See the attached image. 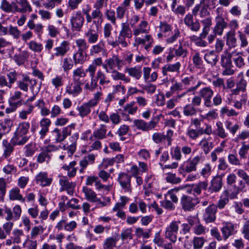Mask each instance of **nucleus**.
I'll return each instance as SVG.
<instances>
[{"label":"nucleus","mask_w":249,"mask_h":249,"mask_svg":"<svg viewBox=\"0 0 249 249\" xmlns=\"http://www.w3.org/2000/svg\"><path fill=\"white\" fill-rule=\"evenodd\" d=\"M103 21V14L101 10L94 9L92 11L89 17L86 19V23L89 25L90 27H94L98 30Z\"/></svg>","instance_id":"423d86ee"},{"label":"nucleus","mask_w":249,"mask_h":249,"mask_svg":"<svg viewBox=\"0 0 249 249\" xmlns=\"http://www.w3.org/2000/svg\"><path fill=\"white\" fill-rule=\"evenodd\" d=\"M131 178V176L127 174L121 173L119 174L118 180L125 193L130 194L132 192Z\"/></svg>","instance_id":"9d476101"},{"label":"nucleus","mask_w":249,"mask_h":249,"mask_svg":"<svg viewBox=\"0 0 249 249\" xmlns=\"http://www.w3.org/2000/svg\"><path fill=\"white\" fill-rule=\"evenodd\" d=\"M197 112L196 107L190 104L186 105L183 108V113L187 117L195 116Z\"/></svg>","instance_id":"09e8293b"},{"label":"nucleus","mask_w":249,"mask_h":249,"mask_svg":"<svg viewBox=\"0 0 249 249\" xmlns=\"http://www.w3.org/2000/svg\"><path fill=\"white\" fill-rule=\"evenodd\" d=\"M133 35V30H131L128 24L123 22L121 24V28L119 35L114 41H108L109 45L116 47L119 45L123 47H126L128 44L125 40L126 38H130Z\"/></svg>","instance_id":"f03ea898"},{"label":"nucleus","mask_w":249,"mask_h":249,"mask_svg":"<svg viewBox=\"0 0 249 249\" xmlns=\"http://www.w3.org/2000/svg\"><path fill=\"white\" fill-rule=\"evenodd\" d=\"M103 95L102 88L99 87V90L93 94V97L90 99L88 102L91 106L94 107L96 106L101 100Z\"/></svg>","instance_id":"bf43d9fd"},{"label":"nucleus","mask_w":249,"mask_h":249,"mask_svg":"<svg viewBox=\"0 0 249 249\" xmlns=\"http://www.w3.org/2000/svg\"><path fill=\"white\" fill-rule=\"evenodd\" d=\"M205 240L202 237H195L193 240L194 249H201L204 244Z\"/></svg>","instance_id":"e2e57ef3"},{"label":"nucleus","mask_w":249,"mask_h":249,"mask_svg":"<svg viewBox=\"0 0 249 249\" xmlns=\"http://www.w3.org/2000/svg\"><path fill=\"white\" fill-rule=\"evenodd\" d=\"M70 50V43L68 41L63 40L59 46L54 48V56L63 57Z\"/></svg>","instance_id":"412c9836"},{"label":"nucleus","mask_w":249,"mask_h":249,"mask_svg":"<svg viewBox=\"0 0 249 249\" xmlns=\"http://www.w3.org/2000/svg\"><path fill=\"white\" fill-rule=\"evenodd\" d=\"M212 138L202 139L199 143V145L203 150L205 154H207L213 148V143L211 141Z\"/></svg>","instance_id":"a878e982"},{"label":"nucleus","mask_w":249,"mask_h":249,"mask_svg":"<svg viewBox=\"0 0 249 249\" xmlns=\"http://www.w3.org/2000/svg\"><path fill=\"white\" fill-rule=\"evenodd\" d=\"M86 72L82 67L77 68L72 72V79L73 82H81L80 77H84L86 76Z\"/></svg>","instance_id":"3c124183"},{"label":"nucleus","mask_w":249,"mask_h":249,"mask_svg":"<svg viewBox=\"0 0 249 249\" xmlns=\"http://www.w3.org/2000/svg\"><path fill=\"white\" fill-rule=\"evenodd\" d=\"M180 67V63L179 62L174 64H167L162 68V74L165 76L168 72H178Z\"/></svg>","instance_id":"72a5a7b5"},{"label":"nucleus","mask_w":249,"mask_h":249,"mask_svg":"<svg viewBox=\"0 0 249 249\" xmlns=\"http://www.w3.org/2000/svg\"><path fill=\"white\" fill-rule=\"evenodd\" d=\"M208 186V183L207 181H199L197 183L192 184L191 189L194 193L200 195L202 190H206L207 189Z\"/></svg>","instance_id":"e433bc0d"},{"label":"nucleus","mask_w":249,"mask_h":249,"mask_svg":"<svg viewBox=\"0 0 249 249\" xmlns=\"http://www.w3.org/2000/svg\"><path fill=\"white\" fill-rule=\"evenodd\" d=\"M21 96V92L19 91H16L14 92L12 96L10 98L9 102L10 105L12 104L17 105V106H20L21 105V100L18 101L17 102L16 101L17 100H18L20 99Z\"/></svg>","instance_id":"052dcab7"},{"label":"nucleus","mask_w":249,"mask_h":249,"mask_svg":"<svg viewBox=\"0 0 249 249\" xmlns=\"http://www.w3.org/2000/svg\"><path fill=\"white\" fill-rule=\"evenodd\" d=\"M227 195V190L224 191L220 196L219 200L217 201L216 204L215 205L216 210H217V209L220 210L223 209L228 204L229 200L228 199Z\"/></svg>","instance_id":"7c9ffc66"},{"label":"nucleus","mask_w":249,"mask_h":249,"mask_svg":"<svg viewBox=\"0 0 249 249\" xmlns=\"http://www.w3.org/2000/svg\"><path fill=\"white\" fill-rule=\"evenodd\" d=\"M160 31L164 34V36L166 37L165 42L167 44H172L175 42L180 36V33L178 29L174 31V34L171 36L168 37L170 32H172V27L170 24L165 22H160Z\"/></svg>","instance_id":"39448f33"},{"label":"nucleus","mask_w":249,"mask_h":249,"mask_svg":"<svg viewBox=\"0 0 249 249\" xmlns=\"http://www.w3.org/2000/svg\"><path fill=\"white\" fill-rule=\"evenodd\" d=\"M92 28L90 27L87 32L85 33V36L87 37L89 43L94 44L98 41L99 35Z\"/></svg>","instance_id":"ea45409f"},{"label":"nucleus","mask_w":249,"mask_h":249,"mask_svg":"<svg viewBox=\"0 0 249 249\" xmlns=\"http://www.w3.org/2000/svg\"><path fill=\"white\" fill-rule=\"evenodd\" d=\"M118 239L115 237H108L103 243L102 249H113L116 246Z\"/></svg>","instance_id":"f704fd0d"},{"label":"nucleus","mask_w":249,"mask_h":249,"mask_svg":"<svg viewBox=\"0 0 249 249\" xmlns=\"http://www.w3.org/2000/svg\"><path fill=\"white\" fill-rule=\"evenodd\" d=\"M105 15L107 19L113 25H116L117 17L114 10L111 9H107L105 11Z\"/></svg>","instance_id":"6e6d98bb"},{"label":"nucleus","mask_w":249,"mask_h":249,"mask_svg":"<svg viewBox=\"0 0 249 249\" xmlns=\"http://www.w3.org/2000/svg\"><path fill=\"white\" fill-rule=\"evenodd\" d=\"M28 48L33 52L40 53L43 49V45L35 40H31L27 43Z\"/></svg>","instance_id":"864d4df0"},{"label":"nucleus","mask_w":249,"mask_h":249,"mask_svg":"<svg viewBox=\"0 0 249 249\" xmlns=\"http://www.w3.org/2000/svg\"><path fill=\"white\" fill-rule=\"evenodd\" d=\"M105 51V49L104 46H102L100 44L98 43L93 45L91 47L89 50V54L91 56H93Z\"/></svg>","instance_id":"0e129e2a"},{"label":"nucleus","mask_w":249,"mask_h":249,"mask_svg":"<svg viewBox=\"0 0 249 249\" xmlns=\"http://www.w3.org/2000/svg\"><path fill=\"white\" fill-rule=\"evenodd\" d=\"M8 33H9L10 36H13L14 38L18 39L20 36L21 32L17 27L10 25L8 27Z\"/></svg>","instance_id":"680f3d73"},{"label":"nucleus","mask_w":249,"mask_h":249,"mask_svg":"<svg viewBox=\"0 0 249 249\" xmlns=\"http://www.w3.org/2000/svg\"><path fill=\"white\" fill-rule=\"evenodd\" d=\"M184 188V187H178L170 189L168 191L166 194H165L164 197L167 198V196H169V198L171 200V201L173 202L174 203L176 204L178 201L177 194L180 190L183 189Z\"/></svg>","instance_id":"c756f323"},{"label":"nucleus","mask_w":249,"mask_h":249,"mask_svg":"<svg viewBox=\"0 0 249 249\" xmlns=\"http://www.w3.org/2000/svg\"><path fill=\"white\" fill-rule=\"evenodd\" d=\"M30 127V124L28 122H23L19 123L15 132V135L18 136L25 135L28 132Z\"/></svg>","instance_id":"4c0bfd02"},{"label":"nucleus","mask_w":249,"mask_h":249,"mask_svg":"<svg viewBox=\"0 0 249 249\" xmlns=\"http://www.w3.org/2000/svg\"><path fill=\"white\" fill-rule=\"evenodd\" d=\"M44 231V228L41 226L34 227L31 231V238L35 239L39 234H42Z\"/></svg>","instance_id":"69168bd1"},{"label":"nucleus","mask_w":249,"mask_h":249,"mask_svg":"<svg viewBox=\"0 0 249 249\" xmlns=\"http://www.w3.org/2000/svg\"><path fill=\"white\" fill-rule=\"evenodd\" d=\"M134 124L137 128L143 131H148L154 129L157 125L158 121L151 120L149 122H146L143 120H135Z\"/></svg>","instance_id":"f8f14e48"},{"label":"nucleus","mask_w":249,"mask_h":249,"mask_svg":"<svg viewBox=\"0 0 249 249\" xmlns=\"http://www.w3.org/2000/svg\"><path fill=\"white\" fill-rule=\"evenodd\" d=\"M222 178L220 176H216L213 178L211 182L210 189L214 192H218L222 187Z\"/></svg>","instance_id":"c85d7f7f"},{"label":"nucleus","mask_w":249,"mask_h":249,"mask_svg":"<svg viewBox=\"0 0 249 249\" xmlns=\"http://www.w3.org/2000/svg\"><path fill=\"white\" fill-rule=\"evenodd\" d=\"M146 23H141L139 28L135 29L134 31V46L140 45H144V49L148 50L153 43L152 36L148 34L149 29H145Z\"/></svg>","instance_id":"f257e3e1"},{"label":"nucleus","mask_w":249,"mask_h":249,"mask_svg":"<svg viewBox=\"0 0 249 249\" xmlns=\"http://www.w3.org/2000/svg\"><path fill=\"white\" fill-rule=\"evenodd\" d=\"M81 82H73L69 83L66 88V92L73 97L77 96L82 91Z\"/></svg>","instance_id":"6ab92c4d"},{"label":"nucleus","mask_w":249,"mask_h":249,"mask_svg":"<svg viewBox=\"0 0 249 249\" xmlns=\"http://www.w3.org/2000/svg\"><path fill=\"white\" fill-rule=\"evenodd\" d=\"M204 58L208 64L215 66L218 61V55L214 51H211L205 54Z\"/></svg>","instance_id":"37998d69"},{"label":"nucleus","mask_w":249,"mask_h":249,"mask_svg":"<svg viewBox=\"0 0 249 249\" xmlns=\"http://www.w3.org/2000/svg\"><path fill=\"white\" fill-rule=\"evenodd\" d=\"M199 95L204 100V105L205 107H212L211 99L213 95V90L209 87H204L199 90Z\"/></svg>","instance_id":"ddd939ff"},{"label":"nucleus","mask_w":249,"mask_h":249,"mask_svg":"<svg viewBox=\"0 0 249 249\" xmlns=\"http://www.w3.org/2000/svg\"><path fill=\"white\" fill-rule=\"evenodd\" d=\"M86 58V53L84 52L81 50H78V51L74 53L73 56V59L75 64L83 63Z\"/></svg>","instance_id":"5fc2aeb1"},{"label":"nucleus","mask_w":249,"mask_h":249,"mask_svg":"<svg viewBox=\"0 0 249 249\" xmlns=\"http://www.w3.org/2000/svg\"><path fill=\"white\" fill-rule=\"evenodd\" d=\"M124 72L128 74L131 77H134L136 79H139L142 76V71L140 68L137 67H127L125 69Z\"/></svg>","instance_id":"a19ab883"},{"label":"nucleus","mask_w":249,"mask_h":249,"mask_svg":"<svg viewBox=\"0 0 249 249\" xmlns=\"http://www.w3.org/2000/svg\"><path fill=\"white\" fill-rule=\"evenodd\" d=\"M84 17L80 11H77L71 18L70 22L71 30L79 31L84 22Z\"/></svg>","instance_id":"9b49d317"},{"label":"nucleus","mask_w":249,"mask_h":249,"mask_svg":"<svg viewBox=\"0 0 249 249\" xmlns=\"http://www.w3.org/2000/svg\"><path fill=\"white\" fill-rule=\"evenodd\" d=\"M60 65L64 72L71 70L73 65L71 59L68 57L62 58Z\"/></svg>","instance_id":"603ef678"},{"label":"nucleus","mask_w":249,"mask_h":249,"mask_svg":"<svg viewBox=\"0 0 249 249\" xmlns=\"http://www.w3.org/2000/svg\"><path fill=\"white\" fill-rule=\"evenodd\" d=\"M29 56L27 51H21L19 54H16L13 56V60L18 65H23Z\"/></svg>","instance_id":"2f4dec72"},{"label":"nucleus","mask_w":249,"mask_h":249,"mask_svg":"<svg viewBox=\"0 0 249 249\" xmlns=\"http://www.w3.org/2000/svg\"><path fill=\"white\" fill-rule=\"evenodd\" d=\"M18 5L17 2L12 1L10 2L8 0H1L0 4V8L4 12L8 13L15 14L19 13L24 14L29 12L28 9L23 7L21 4Z\"/></svg>","instance_id":"7ed1b4c3"},{"label":"nucleus","mask_w":249,"mask_h":249,"mask_svg":"<svg viewBox=\"0 0 249 249\" xmlns=\"http://www.w3.org/2000/svg\"><path fill=\"white\" fill-rule=\"evenodd\" d=\"M76 162L73 161L71 162L69 165H64L62 166V168L67 171V176L69 178H72L76 175L77 167H75L76 165Z\"/></svg>","instance_id":"473e14b6"},{"label":"nucleus","mask_w":249,"mask_h":249,"mask_svg":"<svg viewBox=\"0 0 249 249\" xmlns=\"http://www.w3.org/2000/svg\"><path fill=\"white\" fill-rule=\"evenodd\" d=\"M226 45L231 48H235L237 46V39L235 37L234 31H229L224 36Z\"/></svg>","instance_id":"393cba45"},{"label":"nucleus","mask_w":249,"mask_h":249,"mask_svg":"<svg viewBox=\"0 0 249 249\" xmlns=\"http://www.w3.org/2000/svg\"><path fill=\"white\" fill-rule=\"evenodd\" d=\"M82 191L84 193L85 198L88 200L94 202L98 201L96 193L91 189L84 186L83 187Z\"/></svg>","instance_id":"58836bf2"},{"label":"nucleus","mask_w":249,"mask_h":249,"mask_svg":"<svg viewBox=\"0 0 249 249\" xmlns=\"http://www.w3.org/2000/svg\"><path fill=\"white\" fill-rule=\"evenodd\" d=\"M107 131V126L102 124L99 128L93 132V136L98 139H103L106 138Z\"/></svg>","instance_id":"a18cd8bd"},{"label":"nucleus","mask_w":249,"mask_h":249,"mask_svg":"<svg viewBox=\"0 0 249 249\" xmlns=\"http://www.w3.org/2000/svg\"><path fill=\"white\" fill-rule=\"evenodd\" d=\"M217 210L215 205H210L206 209L203 215V218L206 223L213 222L216 218L215 213Z\"/></svg>","instance_id":"aec40b11"},{"label":"nucleus","mask_w":249,"mask_h":249,"mask_svg":"<svg viewBox=\"0 0 249 249\" xmlns=\"http://www.w3.org/2000/svg\"><path fill=\"white\" fill-rule=\"evenodd\" d=\"M51 124V121L50 119L44 118L39 122L40 129L39 131V135L41 139H43L47 133L49 132V127Z\"/></svg>","instance_id":"4be33fe9"},{"label":"nucleus","mask_w":249,"mask_h":249,"mask_svg":"<svg viewBox=\"0 0 249 249\" xmlns=\"http://www.w3.org/2000/svg\"><path fill=\"white\" fill-rule=\"evenodd\" d=\"M139 20H140V17L139 16L136 15H133L130 19L129 23H130L131 27L133 29V35H134V31L135 29L139 28V26H140L141 25V23H144L146 22L147 24H146V27L145 29H149V27L148 26V22L145 20H141V21L140 22L139 24L137 26H136L135 25L137 23H138Z\"/></svg>","instance_id":"c9c22d12"},{"label":"nucleus","mask_w":249,"mask_h":249,"mask_svg":"<svg viewBox=\"0 0 249 249\" xmlns=\"http://www.w3.org/2000/svg\"><path fill=\"white\" fill-rule=\"evenodd\" d=\"M111 73L112 78L115 81L122 80L126 83H128L130 81V78L126 77L124 73L120 72L116 70H112Z\"/></svg>","instance_id":"49530a36"},{"label":"nucleus","mask_w":249,"mask_h":249,"mask_svg":"<svg viewBox=\"0 0 249 249\" xmlns=\"http://www.w3.org/2000/svg\"><path fill=\"white\" fill-rule=\"evenodd\" d=\"M201 22L203 25V29L199 36L201 38H205L210 31V27L212 25V18L210 16L208 17L202 19Z\"/></svg>","instance_id":"b1692460"},{"label":"nucleus","mask_w":249,"mask_h":249,"mask_svg":"<svg viewBox=\"0 0 249 249\" xmlns=\"http://www.w3.org/2000/svg\"><path fill=\"white\" fill-rule=\"evenodd\" d=\"M36 84V80L30 79L29 76H25L21 80L18 82V86L21 90L27 92L28 90V87L30 85V88L33 91L34 87Z\"/></svg>","instance_id":"dca6fc26"},{"label":"nucleus","mask_w":249,"mask_h":249,"mask_svg":"<svg viewBox=\"0 0 249 249\" xmlns=\"http://www.w3.org/2000/svg\"><path fill=\"white\" fill-rule=\"evenodd\" d=\"M19 189L16 187L10 190L9 193V197L11 200H18L21 202H24L25 199L20 193Z\"/></svg>","instance_id":"bb28decb"},{"label":"nucleus","mask_w":249,"mask_h":249,"mask_svg":"<svg viewBox=\"0 0 249 249\" xmlns=\"http://www.w3.org/2000/svg\"><path fill=\"white\" fill-rule=\"evenodd\" d=\"M192 14H187L184 18V23L192 31L197 32L200 28V24L198 20H195Z\"/></svg>","instance_id":"2eb2a0df"},{"label":"nucleus","mask_w":249,"mask_h":249,"mask_svg":"<svg viewBox=\"0 0 249 249\" xmlns=\"http://www.w3.org/2000/svg\"><path fill=\"white\" fill-rule=\"evenodd\" d=\"M165 180L168 183L177 184L181 181V179L177 176L176 174L168 173L166 174Z\"/></svg>","instance_id":"4d7b16f0"},{"label":"nucleus","mask_w":249,"mask_h":249,"mask_svg":"<svg viewBox=\"0 0 249 249\" xmlns=\"http://www.w3.org/2000/svg\"><path fill=\"white\" fill-rule=\"evenodd\" d=\"M215 25L213 29V33L217 36H222L224 29L228 26V23L225 19L215 20Z\"/></svg>","instance_id":"cd10ccee"},{"label":"nucleus","mask_w":249,"mask_h":249,"mask_svg":"<svg viewBox=\"0 0 249 249\" xmlns=\"http://www.w3.org/2000/svg\"><path fill=\"white\" fill-rule=\"evenodd\" d=\"M24 236V233L22 230L15 229L12 233L13 242L14 244H19Z\"/></svg>","instance_id":"79ce46f5"},{"label":"nucleus","mask_w":249,"mask_h":249,"mask_svg":"<svg viewBox=\"0 0 249 249\" xmlns=\"http://www.w3.org/2000/svg\"><path fill=\"white\" fill-rule=\"evenodd\" d=\"M204 160V157L203 153L201 152L199 155L190 158L184 162L181 166L182 170L187 173L195 172L197 170V166L200 163L202 162Z\"/></svg>","instance_id":"20e7f679"},{"label":"nucleus","mask_w":249,"mask_h":249,"mask_svg":"<svg viewBox=\"0 0 249 249\" xmlns=\"http://www.w3.org/2000/svg\"><path fill=\"white\" fill-rule=\"evenodd\" d=\"M35 180L37 184L42 187L50 186L53 181V178L48 176L46 172H40L36 175Z\"/></svg>","instance_id":"a211bd4d"},{"label":"nucleus","mask_w":249,"mask_h":249,"mask_svg":"<svg viewBox=\"0 0 249 249\" xmlns=\"http://www.w3.org/2000/svg\"><path fill=\"white\" fill-rule=\"evenodd\" d=\"M93 107L91 106L89 102L82 105L81 106L78 107V111L79 112V115L82 117L84 118L89 114L91 111L90 108Z\"/></svg>","instance_id":"de8ad7c7"},{"label":"nucleus","mask_w":249,"mask_h":249,"mask_svg":"<svg viewBox=\"0 0 249 249\" xmlns=\"http://www.w3.org/2000/svg\"><path fill=\"white\" fill-rule=\"evenodd\" d=\"M180 221L173 220L166 227L165 232V237L168 239L171 242L175 243L177 239V234L178 233Z\"/></svg>","instance_id":"6e6552de"},{"label":"nucleus","mask_w":249,"mask_h":249,"mask_svg":"<svg viewBox=\"0 0 249 249\" xmlns=\"http://www.w3.org/2000/svg\"><path fill=\"white\" fill-rule=\"evenodd\" d=\"M138 109V107L136 105V102L133 101L126 104L124 107V111L130 115L135 114L137 112Z\"/></svg>","instance_id":"8fccbe9b"},{"label":"nucleus","mask_w":249,"mask_h":249,"mask_svg":"<svg viewBox=\"0 0 249 249\" xmlns=\"http://www.w3.org/2000/svg\"><path fill=\"white\" fill-rule=\"evenodd\" d=\"M231 55L230 53L225 52L221 55V65L223 67L231 66Z\"/></svg>","instance_id":"13d9d810"},{"label":"nucleus","mask_w":249,"mask_h":249,"mask_svg":"<svg viewBox=\"0 0 249 249\" xmlns=\"http://www.w3.org/2000/svg\"><path fill=\"white\" fill-rule=\"evenodd\" d=\"M113 30L112 25L110 23H106L103 27V35L104 38L107 39V42L109 45L108 41H114L111 37V32Z\"/></svg>","instance_id":"c03bdc74"},{"label":"nucleus","mask_w":249,"mask_h":249,"mask_svg":"<svg viewBox=\"0 0 249 249\" xmlns=\"http://www.w3.org/2000/svg\"><path fill=\"white\" fill-rule=\"evenodd\" d=\"M59 183L61 186V191H66L68 194L72 195L73 193V189L75 187V184L70 181L66 176H59Z\"/></svg>","instance_id":"4468645a"},{"label":"nucleus","mask_w":249,"mask_h":249,"mask_svg":"<svg viewBox=\"0 0 249 249\" xmlns=\"http://www.w3.org/2000/svg\"><path fill=\"white\" fill-rule=\"evenodd\" d=\"M105 63H107L110 70H115V67H117L118 70H121L123 66L125 65L124 61L119 58L118 55L115 54L106 59Z\"/></svg>","instance_id":"f3484780"},{"label":"nucleus","mask_w":249,"mask_h":249,"mask_svg":"<svg viewBox=\"0 0 249 249\" xmlns=\"http://www.w3.org/2000/svg\"><path fill=\"white\" fill-rule=\"evenodd\" d=\"M210 0H200L199 3L196 4L192 10V14L194 16L198 15L200 18H203L210 16L209 10Z\"/></svg>","instance_id":"0eeeda50"},{"label":"nucleus","mask_w":249,"mask_h":249,"mask_svg":"<svg viewBox=\"0 0 249 249\" xmlns=\"http://www.w3.org/2000/svg\"><path fill=\"white\" fill-rule=\"evenodd\" d=\"M6 76L8 79V83L9 84V88L10 89L12 85L17 81L18 74L15 71L13 70L7 73Z\"/></svg>","instance_id":"774afa93"},{"label":"nucleus","mask_w":249,"mask_h":249,"mask_svg":"<svg viewBox=\"0 0 249 249\" xmlns=\"http://www.w3.org/2000/svg\"><path fill=\"white\" fill-rule=\"evenodd\" d=\"M198 203V198H193L185 195H183L180 199L182 209L185 211H192Z\"/></svg>","instance_id":"1a4fd4ad"},{"label":"nucleus","mask_w":249,"mask_h":249,"mask_svg":"<svg viewBox=\"0 0 249 249\" xmlns=\"http://www.w3.org/2000/svg\"><path fill=\"white\" fill-rule=\"evenodd\" d=\"M236 226L231 222H226L221 228V232L224 240H226L231 235L236 232Z\"/></svg>","instance_id":"5701e85b"},{"label":"nucleus","mask_w":249,"mask_h":249,"mask_svg":"<svg viewBox=\"0 0 249 249\" xmlns=\"http://www.w3.org/2000/svg\"><path fill=\"white\" fill-rule=\"evenodd\" d=\"M217 128H216V134L219 137L222 139H224L228 136V133L225 131V129L223 126L222 123L220 122H219L216 124Z\"/></svg>","instance_id":"338daca9"}]
</instances>
